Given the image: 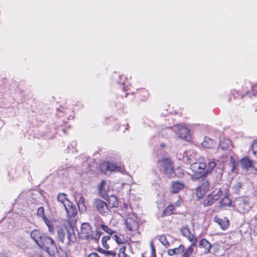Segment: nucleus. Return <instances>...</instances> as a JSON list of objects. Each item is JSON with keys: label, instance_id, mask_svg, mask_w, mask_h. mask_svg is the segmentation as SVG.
I'll return each mask as SVG.
<instances>
[{"label": "nucleus", "instance_id": "f257e3e1", "mask_svg": "<svg viewBox=\"0 0 257 257\" xmlns=\"http://www.w3.org/2000/svg\"><path fill=\"white\" fill-rule=\"evenodd\" d=\"M157 167L167 177H172L174 176V166L170 158H164L159 160L157 163Z\"/></svg>", "mask_w": 257, "mask_h": 257}, {"label": "nucleus", "instance_id": "f03ea898", "mask_svg": "<svg viewBox=\"0 0 257 257\" xmlns=\"http://www.w3.org/2000/svg\"><path fill=\"white\" fill-rule=\"evenodd\" d=\"M38 245L47 252L49 257H55L57 246L51 238L44 234Z\"/></svg>", "mask_w": 257, "mask_h": 257}, {"label": "nucleus", "instance_id": "7ed1b4c3", "mask_svg": "<svg viewBox=\"0 0 257 257\" xmlns=\"http://www.w3.org/2000/svg\"><path fill=\"white\" fill-rule=\"evenodd\" d=\"M206 168V163L201 161L192 164L190 168L194 173L192 175L193 179H199L203 177L205 174Z\"/></svg>", "mask_w": 257, "mask_h": 257}, {"label": "nucleus", "instance_id": "20e7f679", "mask_svg": "<svg viewBox=\"0 0 257 257\" xmlns=\"http://www.w3.org/2000/svg\"><path fill=\"white\" fill-rule=\"evenodd\" d=\"M222 195L223 192L220 189H215L203 200L202 204L204 207L211 206Z\"/></svg>", "mask_w": 257, "mask_h": 257}, {"label": "nucleus", "instance_id": "39448f33", "mask_svg": "<svg viewBox=\"0 0 257 257\" xmlns=\"http://www.w3.org/2000/svg\"><path fill=\"white\" fill-rule=\"evenodd\" d=\"M93 205L95 210L103 216H107L111 213L107 203L100 199H95L93 201Z\"/></svg>", "mask_w": 257, "mask_h": 257}, {"label": "nucleus", "instance_id": "423d86ee", "mask_svg": "<svg viewBox=\"0 0 257 257\" xmlns=\"http://www.w3.org/2000/svg\"><path fill=\"white\" fill-rule=\"evenodd\" d=\"M235 204L237 210L242 214L248 212L251 207L249 199L247 197L238 198L236 200Z\"/></svg>", "mask_w": 257, "mask_h": 257}, {"label": "nucleus", "instance_id": "0eeeda50", "mask_svg": "<svg viewBox=\"0 0 257 257\" xmlns=\"http://www.w3.org/2000/svg\"><path fill=\"white\" fill-rule=\"evenodd\" d=\"M92 232L91 226L88 223H83L79 232L80 237L90 239V237H92L91 235Z\"/></svg>", "mask_w": 257, "mask_h": 257}, {"label": "nucleus", "instance_id": "6e6552de", "mask_svg": "<svg viewBox=\"0 0 257 257\" xmlns=\"http://www.w3.org/2000/svg\"><path fill=\"white\" fill-rule=\"evenodd\" d=\"M98 190L100 196L102 197L103 198L107 197L109 191V183L105 180H102L98 186Z\"/></svg>", "mask_w": 257, "mask_h": 257}, {"label": "nucleus", "instance_id": "1a4fd4ad", "mask_svg": "<svg viewBox=\"0 0 257 257\" xmlns=\"http://www.w3.org/2000/svg\"><path fill=\"white\" fill-rule=\"evenodd\" d=\"M210 188L209 183L207 180H204L202 184L197 188L196 190V196L198 198H201L203 196L209 191Z\"/></svg>", "mask_w": 257, "mask_h": 257}, {"label": "nucleus", "instance_id": "9d476101", "mask_svg": "<svg viewBox=\"0 0 257 257\" xmlns=\"http://www.w3.org/2000/svg\"><path fill=\"white\" fill-rule=\"evenodd\" d=\"M125 225L127 228L131 231H135L139 227V223L135 216L126 218Z\"/></svg>", "mask_w": 257, "mask_h": 257}, {"label": "nucleus", "instance_id": "9b49d317", "mask_svg": "<svg viewBox=\"0 0 257 257\" xmlns=\"http://www.w3.org/2000/svg\"><path fill=\"white\" fill-rule=\"evenodd\" d=\"M178 132L179 137L181 139L189 141L191 139L189 130L185 126H178Z\"/></svg>", "mask_w": 257, "mask_h": 257}, {"label": "nucleus", "instance_id": "f8f14e48", "mask_svg": "<svg viewBox=\"0 0 257 257\" xmlns=\"http://www.w3.org/2000/svg\"><path fill=\"white\" fill-rule=\"evenodd\" d=\"M180 231L182 234L186 237L191 242V243H195L196 244L197 239L195 238V236L192 234L190 229L187 226L182 227L181 228Z\"/></svg>", "mask_w": 257, "mask_h": 257}, {"label": "nucleus", "instance_id": "ddd939ff", "mask_svg": "<svg viewBox=\"0 0 257 257\" xmlns=\"http://www.w3.org/2000/svg\"><path fill=\"white\" fill-rule=\"evenodd\" d=\"M232 148L231 141L227 138H224L220 142L218 147V151L220 150L222 151L229 150Z\"/></svg>", "mask_w": 257, "mask_h": 257}, {"label": "nucleus", "instance_id": "4468645a", "mask_svg": "<svg viewBox=\"0 0 257 257\" xmlns=\"http://www.w3.org/2000/svg\"><path fill=\"white\" fill-rule=\"evenodd\" d=\"M213 220L217 223L223 230L226 229L229 226V221L225 217L221 218L216 216L214 217Z\"/></svg>", "mask_w": 257, "mask_h": 257}, {"label": "nucleus", "instance_id": "2eb2a0df", "mask_svg": "<svg viewBox=\"0 0 257 257\" xmlns=\"http://www.w3.org/2000/svg\"><path fill=\"white\" fill-rule=\"evenodd\" d=\"M64 208L66 211L68 217L75 218L77 214V211L75 205L73 203L70 202L68 205H66V207H64Z\"/></svg>", "mask_w": 257, "mask_h": 257}, {"label": "nucleus", "instance_id": "dca6fc26", "mask_svg": "<svg viewBox=\"0 0 257 257\" xmlns=\"http://www.w3.org/2000/svg\"><path fill=\"white\" fill-rule=\"evenodd\" d=\"M198 246L202 249V251L206 254L209 252L211 244L206 239H202L200 240Z\"/></svg>", "mask_w": 257, "mask_h": 257}, {"label": "nucleus", "instance_id": "f3484780", "mask_svg": "<svg viewBox=\"0 0 257 257\" xmlns=\"http://www.w3.org/2000/svg\"><path fill=\"white\" fill-rule=\"evenodd\" d=\"M57 201L59 206L62 207H66L70 203V200L67 198L66 194L64 193H59L57 195Z\"/></svg>", "mask_w": 257, "mask_h": 257}, {"label": "nucleus", "instance_id": "a211bd4d", "mask_svg": "<svg viewBox=\"0 0 257 257\" xmlns=\"http://www.w3.org/2000/svg\"><path fill=\"white\" fill-rule=\"evenodd\" d=\"M31 238L36 242L38 245L41 241L44 234L42 233L40 230L34 229L31 231L30 234Z\"/></svg>", "mask_w": 257, "mask_h": 257}, {"label": "nucleus", "instance_id": "6ab92c4d", "mask_svg": "<svg viewBox=\"0 0 257 257\" xmlns=\"http://www.w3.org/2000/svg\"><path fill=\"white\" fill-rule=\"evenodd\" d=\"M184 246L182 244H180L178 247L169 249L167 251V253L170 256L182 254L183 251H184Z\"/></svg>", "mask_w": 257, "mask_h": 257}, {"label": "nucleus", "instance_id": "aec40b11", "mask_svg": "<svg viewBox=\"0 0 257 257\" xmlns=\"http://www.w3.org/2000/svg\"><path fill=\"white\" fill-rule=\"evenodd\" d=\"M196 244L195 243H191L187 248H184V251L182 254V257H194L193 252L194 251L193 247L195 246Z\"/></svg>", "mask_w": 257, "mask_h": 257}, {"label": "nucleus", "instance_id": "412c9836", "mask_svg": "<svg viewBox=\"0 0 257 257\" xmlns=\"http://www.w3.org/2000/svg\"><path fill=\"white\" fill-rule=\"evenodd\" d=\"M184 187V184L178 181H174L171 184V191L176 193L181 190Z\"/></svg>", "mask_w": 257, "mask_h": 257}, {"label": "nucleus", "instance_id": "4be33fe9", "mask_svg": "<svg viewBox=\"0 0 257 257\" xmlns=\"http://www.w3.org/2000/svg\"><path fill=\"white\" fill-rule=\"evenodd\" d=\"M215 145V142L208 137H205L203 142L202 143V146L207 149L213 148Z\"/></svg>", "mask_w": 257, "mask_h": 257}, {"label": "nucleus", "instance_id": "5701e85b", "mask_svg": "<svg viewBox=\"0 0 257 257\" xmlns=\"http://www.w3.org/2000/svg\"><path fill=\"white\" fill-rule=\"evenodd\" d=\"M77 205L80 212H83L86 211L85 199L83 196H80L79 197V199L77 202Z\"/></svg>", "mask_w": 257, "mask_h": 257}, {"label": "nucleus", "instance_id": "b1692460", "mask_svg": "<svg viewBox=\"0 0 257 257\" xmlns=\"http://www.w3.org/2000/svg\"><path fill=\"white\" fill-rule=\"evenodd\" d=\"M108 206L110 209L113 207H117L118 206V202L117 198L114 195H111L108 198Z\"/></svg>", "mask_w": 257, "mask_h": 257}, {"label": "nucleus", "instance_id": "393cba45", "mask_svg": "<svg viewBox=\"0 0 257 257\" xmlns=\"http://www.w3.org/2000/svg\"><path fill=\"white\" fill-rule=\"evenodd\" d=\"M219 204L221 207H229L232 204V201L227 195L225 194L220 201Z\"/></svg>", "mask_w": 257, "mask_h": 257}, {"label": "nucleus", "instance_id": "a878e982", "mask_svg": "<svg viewBox=\"0 0 257 257\" xmlns=\"http://www.w3.org/2000/svg\"><path fill=\"white\" fill-rule=\"evenodd\" d=\"M105 167L108 170L112 171H120L121 168L119 167L116 166L115 164L111 163H107L101 165V167Z\"/></svg>", "mask_w": 257, "mask_h": 257}, {"label": "nucleus", "instance_id": "bb28decb", "mask_svg": "<svg viewBox=\"0 0 257 257\" xmlns=\"http://www.w3.org/2000/svg\"><path fill=\"white\" fill-rule=\"evenodd\" d=\"M240 163L242 167L246 169H248L252 166V162L247 158L242 159Z\"/></svg>", "mask_w": 257, "mask_h": 257}, {"label": "nucleus", "instance_id": "cd10ccee", "mask_svg": "<svg viewBox=\"0 0 257 257\" xmlns=\"http://www.w3.org/2000/svg\"><path fill=\"white\" fill-rule=\"evenodd\" d=\"M175 209V208L174 205H169L164 210L163 215L164 216L170 215L173 213V211Z\"/></svg>", "mask_w": 257, "mask_h": 257}, {"label": "nucleus", "instance_id": "c85d7f7f", "mask_svg": "<svg viewBox=\"0 0 257 257\" xmlns=\"http://www.w3.org/2000/svg\"><path fill=\"white\" fill-rule=\"evenodd\" d=\"M158 240L163 244L166 247H168L170 246V243L167 240L166 236L164 235L158 236Z\"/></svg>", "mask_w": 257, "mask_h": 257}, {"label": "nucleus", "instance_id": "c756f323", "mask_svg": "<svg viewBox=\"0 0 257 257\" xmlns=\"http://www.w3.org/2000/svg\"><path fill=\"white\" fill-rule=\"evenodd\" d=\"M126 248V246L125 245H123L119 248V252L118 253L119 257H130V256L125 253Z\"/></svg>", "mask_w": 257, "mask_h": 257}, {"label": "nucleus", "instance_id": "7c9ffc66", "mask_svg": "<svg viewBox=\"0 0 257 257\" xmlns=\"http://www.w3.org/2000/svg\"><path fill=\"white\" fill-rule=\"evenodd\" d=\"M216 164L214 161H210L208 163L207 168L206 169L205 173H208L210 172L216 166Z\"/></svg>", "mask_w": 257, "mask_h": 257}, {"label": "nucleus", "instance_id": "2f4dec72", "mask_svg": "<svg viewBox=\"0 0 257 257\" xmlns=\"http://www.w3.org/2000/svg\"><path fill=\"white\" fill-rule=\"evenodd\" d=\"M67 238L70 242H74L76 239L75 235L72 229L67 231Z\"/></svg>", "mask_w": 257, "mask_h": 257}, {"label": "nucleus", "instance_id": "473e14b6", "mask_svg": "<svg viewBox=\"0 0 257 257\" xmlns=\"http://www.w3.org/2000/svg\"><path fill=\"white\" fill-rule=\"evenodd\" d=\"M112 237L116 241L118 244H123L125 242V239L122 236L114 234V235L112 236Z\"/></svg>", "mask_w": 257, "mask_h": 257}, {"label": "nucleus", "instance_id": "72a5a7b5", "mask_svg": "<svg viewBox=\"0 0 257 257\" xmlns=\"http://www.w3.org/2000/svg\"><path fill=\"white\" fill-rule=\"evenodd\" d=\"M58 257H67V254L66 251L62 249L61 247L57 248L56 250Z\"/></svg>", "mask_w": 257, "mask_h": 257}, {"label": "nucleus", "instance_id": "f704fd0d", "mask_svg": "<svg viewBox=\"0 0 257 257\" xmlns=\"http://www.w3.org/2000/svg\"><path fill=\"white\" fill-rule=\"evenodd\" d=\"M251 94L253 96L257 97V84H254L251 86V92H248L246 95Z\"/></svg>", "mask_w": 257, "mask_h": 257}, {"label": "nucleus", "instance_id": "c9c22d12", "mask_svg": "<svg viewBox=\"0 0 257 257\" xmlns=\"http://www.w3.org/2000/svg\"><path fill=\"white\" fill-rule=\"evenodd\" d=\"M37 216L42 218L46 217L44 215V209L43 207H39L37 212Z\"/></svg>", "mask_w": 257, "mask_h": 257}, {"label": "nucleus", "instance_id": "e433bc0d", "mask_svg": "<svg viewBox=\"0 0 257 257\" xmlns=\"http://www.w3.org/2000/svg\"><path fill=\"white\" fill-rule=\"evenodd\" d=\"M100 232L97 230H96L95 232H92L91 236L92 237H90V239H94L95 240H98L100 236Z\"/></svg>", "mask_w": 257, "mask_h": 257}, {"label": "nucleus", "instance_id": "4c0bfd02", "mask_svg": "<svg viewBox=\"0 0 257 257\" xmlns=\"http://www.w3.org/2000/svg\"><path fill=\"white\" fill-rule=\"evenodd\" d=\"M42 219L45 222L47 226L48 227L49 231H51L53 229L51 221H50L48 219H47L46 217H45L44 218H42Z\"/></svg>", "mask_w": 257, "mask_h": 257}, {"label": "nucleus", "instance_id": "58836bf2", "mask_svg": "<svg viewBox=\"0 0 257 257\" xmlns=\"http://www.w3.org/2000/svg\"><path fill=\"white\" fill-rule=\"evenodd\" d=\"M139 92L141 93L143 95V98H142L143 100H145L147 98L148 96V92L147 90L144 89H142L140 90Z\"/></svg>", "mask_w": 257, "mask_h": 257}, {"label": "nucleus", "instance_id": "ea45409f", "mask_svg": "<svg viewBox=\"0 0 257 257\" xmlns=\"http://www.w3.org/2000/svg\"><path fill=\"white\" fill-rule=\"evenodd\" d=\"M150 246L151 249V255L150 257H156L155 248L152 241L150 242ZM143 257H145V256L143 255Z\"/></svg>", "mask_w": 257, "mask_h": 257}, {"label": "nucleus", "instance_id": "a19ab883", "mask_svg": "<svg viewBox=\"0 0 257 257\" xmlns=\"http://www.w3.org/2000/svg\"><path fill=\"white\" fill-rule=\"evenodd\" d=\"M251 149L253 154L257 157V141L253 142Z\"/></svg>", "mask_w": 257, "mask_h": 257}, {"label": "nucleus", "instance_id": "79ce46f5", "mask_svg": "<svg viewBox=\"0 0 257 257\" xmlns=\"http://www.w3.org/2000/svg\"><path fill=\"white\" fill-rule=\"evenodd\" d=\"M122 89L124 92H125V97H126L130 93V88H128L127 86H125V84L124 82L122 83Z\"/></svg>", "mask_w": 257, "mask_h": 257}, {"label": "nucleus", "instance_id": "37998d69", "mask_svg": "<svg viewBox=\"0 0 257 257\" xmlns=\"http://www.w3.org/2000/svg\"><path fill=\"white\" fill-rule=\"evenodd\" d=\"M101 227L104 231H106L108 233H109L110 234H112L113 233V231L111 229H110L108 227H107V226L102 224L101 225Z\"/></svg>", "mask_w": 257, "mask_h": 257}, {"label": "nucleus", "instance_id": "c03bdc74", "mask_svg": "<svg viewBox=\"0 0 257 257\" xmlns=\"http://www.w3.org/2000/svg\"><path fill=\"white\" fill-rule=\"evenodd\" d=\"M105 254L107 256H111L114 257L116 255V253L114 251H106Z\"/></svg>", "mask_w": 257, "mask_h": 257}, {"label": "nucleus", "instance_id": "a18cd8bd", "mask_svg": "<svg viewBox=\"0 0 257 257\" xmlns=\"http://www.w3.org/2000/svg\"><path fill=\"white\" fill-rule=\"evenodd\" d=\"M110 239V237L109 236H105L102 238V243L103 245L104 246V244L106 243V241L107 240Z\"/></svg>", "mask_w": 257, "mask_h": 257}, {"label": "nucleus", "instance_id": "49530a36", "mask_svg": "<svg viewBox=\"0 0 257 257\" xmlns=\"http://www.w3.org/2000/svg\"><path fill=\"white\" fill-rule=\"evenodd\" d=\"M182 204V200L181 199H179L177 200V201H176L174 204H173L175 206V208L177 207H179L180 206H181Z\"/></svg>", "mask_w": 257, "mask_h": 257}, {"label": "nucleus", "instance_id": "de8ad7c7", "mask_svg": "<svg viewBox=\"0 0 257 257\" xmlns=\"http://www.w3.org/2000/svg\"><path fill=\"white\" fill-rule=\"evenodd\" d=\"M88 257H99V256L96 253H91L89 254Z\"/></svg>", "mask_w": 257, "mask_h": 257}, {"label": "nucleus", "instance_id": "09e8293b", "mask_svg": "<svg viewBox=\"0 0 257 257\" xmlns=\"http://www.w3.org/2000/svg\"><path fill=\"white\" fill-rule=\"evenodd\" d=\"M166 145L164 144V143H162L160 144V147L161 148H165L166 147Z\"/></svg>", "mask_w": 257, "mask_h": 257}, {"label": "nucleus", "instance_id": "8fccbe9b", "mask_svg": "<svg viewBox=\"0 0 257 257\" xmlns=\"http://www.w3.org/2000/svg\"><path fill=\"white\" fill-rule=\"evenodd\" d=\"M254 195L257 197V189L254 192Z\"/></svg>", "mask_w": 257, "mask_h": 257}, {"label": "nucleus", "instance_id": "3c124183", "mask_svg": "<svg viewBox=\"0 0 257 257\" xmlns=\"http://www.w3.org/2000/svg\"><path fill=\"white\" fill-rule=\"evenodd\" d=\"M167 129L169 132H171L172 131V128L171 127H167Z\"/></svg>", "mask_w": 257, "mask_h": 257}, {"label": "nucleus", "instance_id": "603ef678", "mask_svg": "<svg viewBox=\"0 0 257 257\" xmlns=\"http://www.w3.org/2000/svg\"><path fill=\"white\" fill-rule=\"evenodd\" d=\"M61 109H64L63 108H60L59 109V111L60 112V111H62V110Z\"/></svg>", "mask_w": 257, "mask_h": 257}, {"label": "nucleus", "instance_id": "864d4df0", "mask_svg": "<svg viewBox=\"0 0 257 257\" xmlns=\"http://www.w3.org/2000/svg\"><path fill=\"white\" fill-rule=\"evenodd\" d=\"M122 77H123V76H119V78L120 79H122Z\"/></svg>", "mask_w": 257, "mask_h": 257}, {"label": "nucleus", "instance_id": "5fc2aeb1", "mask_svg": "<svg viewBox=\"0 0 257 257\" xmlns=\"http://www.w3.org/2000/svg\"><path fill=\"white\" fill-rule=\"evenodd\" d=\"M58 115L59 116H61V115L60 114H58Z\"/></svg>", "mask_w": 257, "mask_h": 257}]
</instances>
